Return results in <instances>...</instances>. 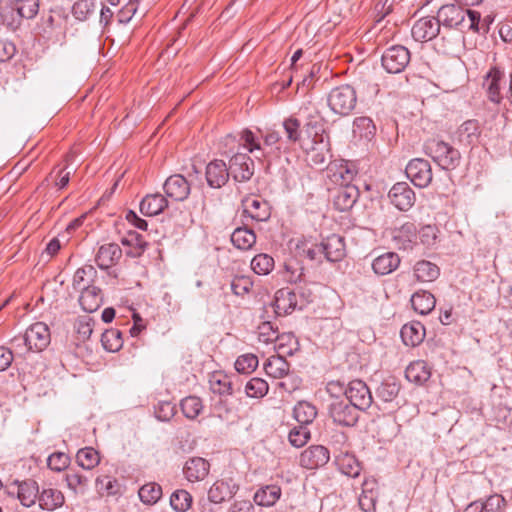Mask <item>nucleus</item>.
Masks as SVG:
<instances>
[{
  "label": "nucleus",
  "instance_id": "1",
  "mask_svg": "<svg viewBox=\"0 0 512 512\" xmlns=\"http://www.w3.org/2000/svg\"><path fill=\"white\" fill-rule=\"evenodd\" d=\"M238 143V149L234 152V149H230V153H233L229 160V171L235 181L245 182L251 179L254 174V162L248 156L247 153L241 152L243 148L249 153L258 152L256 158L264 156V151L260 145L259 140L256 138L254 133L248 129L243 130L239 137L233 135H227L225 137V145Z\"/></svg>",
  "mask_w": 512,
  "mask_h": 512
},
{
  "label": "nucleus",
  "instance_id": "2",
  "mask_svg": "<svg viewBox=\"0 0 512 512\" xmlns=\"http://www.w3.org/2000/svg\"><path fill=\"white\" fill-rule=\"evenodd\" d=\"M462 5H443L437 13L441 27L456 28L462 32L479 30L480 13L471 9H464Z\"/></svg>",
  "mask_w": 512,
  "mask_h": 512
},
{
  "label": "nucleus",
  "instance_id": "3",
  "mask_svg": "<svg viewBox=\"0 0 512 512\" xmlns=\"http://www.w3.org/2000/svg\"><path fill=\"white\" fill-rule=\"evenodd\" d=\"M424 152L444 170L455 169L460 163V152L448 143L431 139L424 144Z\"/></svg>",
  "mask_w": 512,
  "mask_h": 512
},
{
  "label": "nucleus",
  "instance_id": "4",
  "mask_svg": "<svg viewBox=\"0 0 512 512\" xmlns=\"http://www.w3.org/2000/svg\"><path fill=\"white\" fill-rule=\"evenodd\" d=\"M358 411L349 399L343 396H331L328 415L334 424L342 427L355 426L359 418Z\"/></svg>",
  "mask_w": 512,
  "mask_h": 512
},
{
  "label": "nucleus",
  "instance_id": "5",
  "mask_svg": "<svg viewBox=\"0 0 512 512\" xmlns=\"http://www.w3.org/2000/svg\"><path fill=\"white\" fill-rule=\"evenodd\" d=\"M357 103L356 91L350 85H341L333 88L328 95L330 109L341 116L349 115Z\"/></svg>",
  "mask_w": 512,
  "mask_h": 512
},
{
  "label": "nucleus",
  "instance_id": "6",
  "mask_svg": "<svg viewBox=\"0 0 512 512\" xmlns=\"http://www.w3.org/2000/svg\"><path fill=\"white\" fill-rule=\"evenodd\" d=\"M264 370L269 377L275 379H282L284 377H288V380L281 381L277 384L280 389H283L286 392L291 393L297 387L299 382L296 378L291 379L289 376L290 364L287 360L280 355H274L268 358V360L264 364Z\"/></svg>",
  "mask_w": 512,
  "mask_h": 512
},
{
  "label": "nucleus",
  "instance_id": "7",
  "mask_svg": "<svg viewBox=\"0 0 512 512\" xmlns=\"http://www.w3.org/2000/svg\"><path fill=\"white\" fill-rule=\"evenodd\" d=\"M17 341L23 343L27 352H41L50 344V330L45 323L36 322L26 330L24 335L18 336Z\"/></svg>",
  "mask_w": 512,
  "mask_h": 512
},
{
  "label": "nucleus",
  "instance_id": "8",
  "mask_svg": "<svg viewBox=\"0 0 512 512\" xmlns=\"http://www.w3.org/2000/svg\"><path fill=\"white\" fill-rule=\"evenodd\" d=\"M411 59L410 51L402 45L387 48L381 57V63L386 72L398 74L405 70Z\"/></svg>",
  "mask_w": 512,
  "mask_h": 512
},
{
  "label": "nucleus",
  "instance_id": "9",
  "mask_svg": "<svg viewBox=\"0 0 512 512\" xmlns=\"http://www.w3.org/2000/svg\"><path fill=\"white\" fill-rule=\"evenodd\" d=\"M405 172L411 182L419 188L429 186L433 179L432 167L429 161L422 158L410 160Z\"/></svg>",
  "mask_w": 512,
  "mask_h": 512
},
{
  "label": "nucleus",
  "instance_id": "10",
  "mask_svg": "<svg viewBox=\"0 0 512 512\" xmlns=\"http://www.w3.org/2000/svg\"><path fill=\"white\" fill-rule=\"evenodd\" d=\"M343 397L349 399L357 410L368 409L373 401L371 391L366 383L358 379L348 384Z\"/></svg>",
  "mask_w": 512,
  "mask_h": 512
},
{
  "label": "nucleus",
  "instance_id": "11",
  "mask_svg": "<svg viewBox=\"0 0 512 512\" xmlns=\"http://www.w3.org/2000/svg\"><path fill=\"white\" fill-rule=\"evenodd\" d=\"M391 203L400 211H408L416 200L415 192L406 182H398L388 193Z\"/></svg>",
  "mask_w": 512,
  "mask_h": 512
},
{
  "label": "nucleus",
  "instance_id": "12",
  "mask_svg": "<svg viewBox=\"0 0 512 512\" xmlns=\"http://www.w3.org/2000/svg\"><path fill=\"white\" fill-rule=\"evenodd\" d=\"M441 25L438 17H423L417 20L412 29V37L419 42H427L439 35Z\"/></svg>",
  "mask_w": 512,
  "mask_h": 512
},
{
  "label": "nucleus",
  "instance_id": "13",
  "mask_svg": "<svg viewBox=\"0 0 512 512\" xmlns=\"http://www.w3.org/2000/svg\"><path fill=\"white\" fill-rule=\"evenodd\" d=\"M330 460L329 450L322 445H312L300 455V464L306 469L323 467Z\"/></svg>",
  "mask_w": 512,
  "mask_h": 512
},
{
  "label": "nucleus",
  "instance_id": "14",
  "mask_svg": "<svg viewBox=\"0 0 512 512\" xmlns=\"http://www.w3.org/2000/svg\"><path fill=\"white\" fill-rule=\"evenodd\" d=\"M243 214L255 221H266L270 218L269 203L259 196H247L242 201Z\"/></svg>",
  "mask_w": 512,
  "mask_h": 512
},
{
  "label": "nucleus",
  "instance_id": "15",
  "mask_svg": "<svg viewBox=\"0 0 512 512\" xmlns=\"http://www.w3.org/2000/svg\"><path fill=\"white\" fill-rule=\"evenodd\" d=\"M239 486L232 479L217 480L208 490V500L220 504L230 500L238 491Z\"/></svg>",
  "mask_w": 512,
  "mask_h": 512
},
{
  "label": "nucleus",
  "instance_id": "16",
  "mask_svg": "<svg viewBox=\"0 0 512 512\" xmlns=\"http://www.w3.org/2000/svg\"><path fill=\"white\" fill-rule=\"evenodd\" d=\"M163 189L167 197L175 201H184L190 194V184L180 174H175L166 179Z\"/></svg>",
  "mask_w": 512,
  "mask_h": 512
},
{
  "label": "nucleus",
  "instance_id": "17",
  "mask_svg": "<svg viewBox=\"0 0 512 512\" xmlns=\"http://www.w3.org/2000/svg\"><path fill=\"white\" fill-rule=\"evenodd\" d=\"M206 180L211 188H221L229 180L230 171L223 160H213L206 167Z\"/></svg>",
  "mask_w": 512,
  "mask_h": 512
},
{
  "label": "nucleus",
  "instance_id": "18",
  "mask_svg": "<svg viewBox=\"0 0 512 512\" xmlns=\"http://www.w3.org/2000/svg\"><path fill=\"white\" fill-rule=\"evenodd\" d=\"M486 87L488 98L495 103L502 99L501 89L506 86L505 74L497 67H493L488 72L483 83Z\"/></svg>",
  "mask_w": 512,
  "mask_h": 512
},
{
  "label": "nucleus",
  "instance_id": "19",
  "mask_svg": "<svg viewBox=\"0 0 512 512\" xmlns=\"http://www.w3.org/2000/svg\"><path fill=\"white\" fill-rule=\"evenodd\" d=\"M308 160L312 165L322 166L331 157L330 143L327 135L313 138L312 146L307 150Z\"/></svg>",
  "mask_w": 512,
  "mask_h": 512
},
{
  "label": "nucleus",
  "instance_id": "20",
  "mask_svg": "<svg viewBox=\"0 0 512 512\" xmlns=\"http://www.w3.org/2000/svg\"><path fill=\"white\" fill-rule=\"evenodd\" d=\"M359 198V189L355 185H341L336 189L333 204L339 211L350 210Z\"/></svg>",
  "mask_w": 512,
  "mask_h": 512
},
{
  "label": "nucleus",
  "instance_id": "21",
  "mask_svg": "<svg viewBox=\"0 0 512 512\" xmlns=\"http://www.w3.org/2000/svg\"><path fill=\"white\" fill-rule=\"evenodd\" d=\"M122 256V250L116 243H107L99 247L95 262L100 269H108L115 265Z\"/></svg>",
  "mask_w": 512,
  "mask_h": 512
},
{
  "label": "nucleus",
  "instance_id": "22",
  "mask_svg": "<svg viewBox=\"0 0 512 512\" xmlns=\"http://www.w3.org/2000/svg\"><path fill=\"white\" fill-rule=\"evenodd\" d=\"M323 256L330 262L340 261L345 256V244L342 237L336 234L328 236L321 242Z\"/></svg>",
  "mask_w": 512,
  "mask_h": 512
},
{
  "label": "nucleus",
  "instance_id": "23",
  "mask_svg": "<svg viewBox=\"0 0 512 512\" xmlns=\"http://www.w3.org/2000/svg\"><path fill=\"white\" fill-rule=\"evenodd\" d=\"M210 464L201 457H193L186 461L183 472L190 482L202 481L208 475Z\"/></svg>",
  "mask_w": 512,
  "mask_h": 512
},
{
  "label": "nucleus",
  "instance_id": "24",
  "mask_svg": "<svg viewBox=\"0 0 512 512\" xmlns=\"http://www.w3.org/2000/svg\"><path fill=\"white\" fill-rule=\"evenodd\" d=\"M297 306L296 293L290 288L279 289L275 293L274 309L277 315H287Z\"/></svg>",
  "mask_w": 512,
  "mask_h": 512
},
{
  "label": "nucleus",
  "instance_id": "25",
  "mask_svg": "<svg viewBox=\"0 0 512 512\" xmlns=\"http://www.w3.org/2000/svg\"><path fill=\"white\" fill-rule=\"evenodd\" d=\"M417 237V228L414 223L406 222L392 232V239L399 249H409Z\"/></svg>",
  "mask_w": 512,
  "mask_h": 512
},
{
  "label": "nucleus",
  "instance_id": "26",
  "mask_svg": "<svg viewBox=\"0 0 512 512\" xmlns=\"http://www.w3.org/2000/svg\"><path fill=\"white\" fill-rule=\"evenodd\" d=\"M328 170L330 173L329 177L334 183L338 184L339 187H341V185H352L351 182L356 175L353 165L348 162L331 164Z\"/></svg>",
  "mask_w": 512,
  "mask_h": 512
},
{
  "label": "nucleus",
  "instance_id": "27",
  "mask_svg": "<svg viewBox=\"0 0 512 512\" xmlns=\"http://www.w3.org/2000/svg\"><path fill=\"white\" fill-rule=\"evenodd\" d=\"M400 264V257L395 252H386L376 257L372 262L373 271L380 276L395 271Z\"/></svg>",
  "mask_w": 512,
  "mask_h": 512
},
{
  "label": "nucleus",
  "instance_id": "28",
  "mask_svg": "<svg viewBox=\"0 0 512 512\" xmlns=\"http://www.w3.org/2000/svg\"><path fill=\"white\" fill-rule=\"evenodd\" d=\"M168 206L167 199L160 193L146 195L140 202V212L145 216H155Z\"/></svg>",
  "mask_w": 512,
  "mask_h": 512
},
{
  "label": "nucleus",
  "instance_id": "29",
  "mask_svg": "<svg viewBox=\"0 0 512 512\" xmlns=\"http://www.w3.org/2000/svg\"><path fill=\"white\" fill-rule=\"evenodd\" d=\"M0 18L2 23L11 31L18 30L23 21L20 14L15 9L12 0L0 1Z\"/></svg>",
  "mask_w": 512,
  "mask_h": 512
},
{
  "label": "nucleus",
  "instance_id": "30",
  "mask_svg": "<svg viewBox=\"0 0 512 512\" xmlns=\"http://www.w3.org/2000/svg\"><path fill=\"white\" fill-rule=\"evenodd\" d=\"M103 302L101 289L96 286H87L81 291L79 304L82 309L88 313L95 312Z\"/></svg>",
  "mask_w": 512,
  "mask_h": 512
},
{
  "label": "nucleus",
  "instance_id": "31",
  "mask_svg": "<svg viewBox=\"0 0 512 512\" xmlns=\"http://www.w3.org/2000/svg\"><path fill=\"white\" fill-rule=\"evenodd\" d=\"M39 486L32 479L25 480L18 484L17 497L25 507H31L39 497Z\"/></svg>",
  "mask_w": 512,
  "mask_h": 512
},
{
  "label": "nucleus",
  "instance_id": "32",
  "mask_svg": "<svg viewBox=\"0 0 512 512\" xmlns=\"http://www.w3.org/2000/svg\"><path fill=\"white\" fill-rule=\"evenodd\" d=\"M65 498L61 491L54 488L43 489L39 493L38 502L43 510L54 511L64 504Z\"/></svg>",
  "mask_w": 512,
  "mask_h": 512
},
{
  "label": "nucleus",
  "instance_id": "33",
  "mask_svg": "<svg viewBox=\"0 0 512 512\" xmlns=\"http://www.w3.org/2000/svg\"><path fill=\"white\" fill-rule=\"evenodd\" d=\"M335 463L343 474L352 478L358 477L362 470L361 464L357 458L348 452L337 455L335 457Z\"/></svg>",
  "mask_w": 512,
  "mask_h": 512
},
{
  "label": "nucleus",
  "instance_id": "34",
  "mask_svg": "<svg viewBox=\"0 0 512 512\" xmlns=\"http://www.w3.org/2000/svg\"><path fill=\"white\" fill-rule=\"evenodd\" d=\"M413 309L421 315L429 314L435 307L436 299L428 291H417L411 297Z\"/></svg>",
  "mask_w": 512,
  "mask_h": 512
},
{
  "label": "nucleus",
  "instance_id": "35",
  "mask_svg": "<svg viewBox=\"0 0 512 512\" xmlns=\"http://www.w3.org/2000/svg\"><path fill=\"white\" fill-rule=\"evenodd\" d=\"M431 376L430 368L424 361H415L408 365L405 370V377L408 381L423 384Z\"/></svg>",
  "mask_w": 512,
  "mask_h": 512
},
{
  "label": "nucleus",
  "instance_id": "36",
  "mask_svg": "<svg viewBox=\"0 0 512 512\" xmlns=\"http://www.w3.org/2000/svg\"><path fill=\"white\" fill-rule=\"evenodd\" d=\"M281 496V488L277 485L261 487L254 494V502L263 507L273 506Z\"/></svg>",
  "mask_w": 512,
  "mask_h": 512
},
{
  "label": "nucleus",
  "instance_id": "37",
  "mask_svg": "<svg viewBox=\"0 0 512 512\" xmlns=\"http://www.w3.org/2000/svg\"><path fill=\"white\" fill-rule=\"evenodd\" d=\"M231 242L240 250H249L256 242L254 231L246 226L236 228L231 234Z\"/></svg>",
  "mask_w": 512,
  "mask_h": 512
},
{
  "label": "nucleus",
  "instance_id": "38",
  "mask_svg": "<svg viewBox=\"0 0 512 512\" xmlns=\"http://www.w3.org/2000/svg\"><path fill=\"white\" fill-rule=\"evenodd\" d=\"M414 275L418 281L432 282L439 277L440 269L430 261L421 260L414 266Z\"/></svg>",
  "mask_w": 512,
  "mask_h": 512
},
{
  "label": "nucleus",
  "instance_id": "39",
  "mask_svg": "<svg viewBox=\"0 0 512 512\" xmlns=\"http://www.w3.org/2000/svg\"><path fill=\"white\" fill-rule=\"evenodd\" d=\"M400 335L406 346L414 347L423 341L425 332L419 323H413L404 325Z\"/></svg>",
  "mask_w": 512,
  "mask_h": 512
},
{
  "label": "nucleus",
  "instance_id": "40",
  "mask_svg": "<svg viewBox=\"0 0 512 512\" xmlns=\"http://www.w3.org/2000/svg\"><path fill=\"white\" fill-rule=\"evenodd\" d=\"M305 114V127L307 130L314 132V138H320V135H324V123L319 111L316 108L305 107L302 110Z\"/></svg>",
  "mask_w": 512,
  "mask_h": 512
},
{
  "label": "nucleus",
  "instance_id": "41",
  "mask_svg": "<svg viewBox=\"0 0 512 512\" xmlns=\"http://www.w3.org/2000/svg\"><path fill=\"white\" fill-rule=\"evenodd\" d=\"M353 133L366 141L372 140L376 133V126L369 117H358L353 123Z\"/></svg>",
  "mask_w": 512,
  "mask_h": 512
},
{
  "label": "nucleus",
  "instance_id": "42",
  "mask_svg": "<svg viewBox=\"0 0 512 512\" xmlns=\"http://www.w3.org/2000/svg\"><path fill=\"white\" fill-rule=\"evenodd\" d=\"M96 273L97 271L92 265H85L77 269L73 276V288L82 291L87 286H91L90 282L93 281Z\"/></svg>",
  "mask_w": 512,
  "mask_h": 512
},
{
  "label": "nucleus",
  "instance_id": "43",
  "mask_svg": "<svg viewBox=\"0 0 512 512\" xmlns=\"http://www.w3.org/2000/svg\"><path fill=\"white\" fill-rule=\"evenodd\" d=\"M317 415V410L312 404L301 401L294 407V417L299 425L307 426L312 423Z\"/></svg>",
  "mask_w": 512,
  "mask_h": 512
},
{
  "label": "nucleus",
  "instance_id": "44",
  "mask_svg": "<svg viewBox=\"0 0 512 512\" xmlns=\"http://www.w3.org/2000/svg\"><path fill=\"white\" fill-rule=\"evenodd\" d=\"M76 461L83 469L91 470L99 464L100 456L94 448L85 447L77 452Z\"/></svg>",
  "mask_w": 512,
  "mask_h": 512
},
{
  "label": "nucleus",
  "instance_id": "45",
  "mask_svg": "<svg viewBox=\"0 0 512 512\" xmlns=\"http://www.w3.org/2000/svg\"><path fill=\"white\" fill-rule=\"evenodd\" d=\"M170 505L177 512H185L192 505V496L188 491L178 489L172 493Z\"/></svg>",
  "mask_w": 512,
  "mask_h": 512
},
{
  "label": "nucleus",
  "instance_id": "46",
  "mask_svg": "<svg viewBox=\"0 0 512 512\" xmlns=\"http://www.w3.org/2000/svg\"><path fill=\"white\" fill-rule=\"evenodd\" d=\"M12 2L22 19L30 20L37 16L39 0H12Z\"/></svg>",
  "mask_w": 512,
  "mask_h": 512
},
{
  "label": "nucleus",
  "instance_id": "47",
  "mask_svg": "<svg viewBox=\"0 0 512 512\" xmlns=\"http://www.w3.org/2000/svg\"><path fill=\"white\" fill-rule=\"evenodd\" d=\"M139 498L145 504H155L162 496V488L157 483H147L139 489Z\"/></svg>",
  "mask_w": 512,
  "mask_h": 512
},
{
  "label": "nucleus",
  "instance_id": "48",
  "mask_svg": "<svg viewBox=\"0 0 512 512\" xmlns=\"http://www.w3.org/2000/svg\"><path fill=\"white\" fill-rule=\"evenodd\" d=\"M101 342L105 350L118 351L122 346L121 332L117 329H108L101 334Z\"/></svg>",
  "mask_w": 512,
  "mask_h": 512
},
{
  "label": "nucleus",
  "instance_id": "49",
  "mask_svg": "<svg viewBox=\"0 0 512 512\" xmlns=\"http://www.w3.org/2000/svg\"><path fill=\"white\" fill-rule=\"evenodd\" d=\"M399 391L400 385L394 379H389L381 383L376 394L384 402H391L397 397Z\"/></svg>",
  "mask_w": 512,
  "mask_h": 512
},
{
  "label": "nucleus",
  "instance_id": "50",
  "mask_svg": "<svg viewBox=\"0 0 512 512\" xmlns=\"http://www.w3.org/2000/svg\"><path fill=\"white\" fill-rule=\"evenodd\" d=\"M321 243L303 242L297 245L298 254L307 257L311 261L322 262L324 259Z\"/></svg>",
  "mask_w": 512,
  "mask_h": 512
},
{
  "label": "nucleus",
  "instance_id": "51",
  "mask_svg": "<svg viewBox=\"0 0 512 512\" xmlns=\"http://www.w3.org/2000/svg\"><path fill=\"white\" fill-rule=\"evenodd\" d=\"M274 259L267 254H258L251 261L252 270L259 275H266L272 271Z\"/></svg>",
  "mask_w": 512,
  "mask_h": 512
},
{
  "label": "nucleus",
  "instance_id": "52",
  "mask_svg": "<svg viewBox=\"0 0 512 512\" xmlns=\"http://www.w3.org/2000/svg\"><path fill=\"white\" fill-rule=\"evenodd\" d=\"M203 406L199 397L188 396L181 401V409L185 417L195 419L201 412Z\"/></svg>",
  "mask_w": 512,
  "mask_h": 512
},
{
  "label": "nucleus",
  "instance_id": "53",
  "mask_svg": "<svg viewBox=\"0 0 512 512\" xmlns=\"http://www.w3.org/2000/svg\"><path fill=\"white\" fill-rule=\"evenodd\" d=\"M268 389V383L264 379L257 377L250 379L245 386L247 396L252 398H261L265 396Z\"/></svg>",
  "mask_w": 512,
  "mask_h": 512
},
{
  "label": "nucleus",
  "instance_id": "54",
  "mask_svg": "<svg viewBox=\"0 0 512 512\" xmlns=\"http://www.w3.org/2000/svg\"><path fill=\"white\" fill-rule=\"evenodd\" d=\"M258 366V358L254 354L240 355L235 361V369L239 373L249 374L252 373Z\"/></svg>",
  "mask_w": 512,
  "mask_h": 512
},
{
  "label": "nucleus",
  "instance_id": "55",
  "mask_svg": "<svg viewBox=\"0 0 512 512\" xmlns=\"http://www.w3.org/2000/svg\"><path fill=\"white\" fill-rule=\"evenodd\" d=\"M95 10V0H78L72 7L74 17L80 21L88 19Z\"/></svg>",
  "mask_w": 512,
  "mask_h": 512
},
{
  "label": "nucleus",
  "instance_id": "56",
  "mask_svg": "<svg viewBox=\"0 0 512 512\" xmlns=\"http://www.w3.org/2000/svg\"><path fill=\"white\" fill-rule=\"evenodd\" d=\"M65 479L68 487L75 493H84L88 486V478L79 472L70 471L66 473Z\"/></svg>",
  "mask_w": 512,
  "mask_h": 512
},
{
  "label": "nucleus",
  "instance_id": "57",
  "mask_svg": "<svg viewBox=\"0 0 512 512\" xmlns=\"http://www.w3.org/2000/svg\"><path fill=\"white\" fill-rule=\"evenodd\" d=\"M369 484L368 481H364L363 490L358 500V505L364 512L373 511L375 507L376 495L372 488H368Z\"/></svg>",
  "mask_w": 512,
  "mask_h": 512
},
{
  "label": "nucleus",
  "instance_id": "58",
  "mask_svg": "<svg viewBox=\"0 0 512 512\" xmlns=\"http://www.w3.org/2000/svg\"><path fill=\"white\" fill-rule=\"evenodd\" d=\"M309 439L310 430L304 425L294 427L289 433V441L296 448L303 447Z\"/></svg>",
  "mask_w": 512,
  "mask_h": 512
},
{
  "label": "nucleus",
  "instance_id": "59",
  "mask_svg": "<svg viewBox=\"0 0 512 512\" xmlns=\"http://www.w3.org/2000/svg\"><path fill=\"white\" fill-rule=\"evenodd\" d=\"M478 123L475 120L465 121L458 128V138L460 142L471 143L473 138L477 136L478 133Z\"/></svg>",
  "mask_w": 512,
  "mask_h": 512
},
{
  "label": "nucleus",
  "instance_id": "60",
  "mask_svg": "<svg viewBox=\"0 0 512 512\" xmlns=\"http://www.w3.org/2000/svg\"><path fill=\"white\" fill-rule=\"evenodd\" d=\"M283 128L286 134V141L296 143L301 136L300 121L297 118H287L283 121Z\"/></svg>",
  "mask_w": 512,
  "mask_h": 512
},
{
  "label": "nucleus",
  "instance_id": "61",
  "mask_svg": "<svg viewBox=\"0 0 512 512\" xmlns=\"http://www.w3.org/2000/svg\"><path fill=\"white\" fill-rule=\"evenodd\" d=\"M211 389L214 393H218L220 395H232L233 394V384L227 376H221L216 378L215 376L210 381Z\"/></svg>",
  "mask_w": 512,
  "mask_h": 512
},
{
  "label": "nucleus",
  "instance_id": "62",
  "mask_svg": "<svg viewBox=\"0 0 512 512\" xmlns=\"http://www.w3.org/2000/svg\"><path fill=\"white\" fill-rule=\"evenodd\" d=\"M70 458L63 452H55L51 454L47 459L48 467L53 470L60 472L68 467Z\"/></svg>",
  "mask_w": 512,
  "mask_h": 512
},
{
  "label": "nucleus",
  "instance_id": "63",
  "mask_svg": "<svg viewBox=\"0 0 512 512\" xmlns=\"http://www.w3.org/2000/svg\"><path fill=\"white\" fill-rule=\"evenodd\" d=\"M121 243L124 246H131L137 249V254L140 255L146 248L147 243L143 236L137 232L130 231L127 236L121 239Z\"/></svg>",
  "mask_w": 512,
  "mask_h": 512
},
{
  "label": "nucleus",
  "instance_id": "64",
  "mask_svg": "<svg viewBox=\"0 0 512 512\" xmlns=\"http://www.w3.org/2000/svg\"><path fill=\"white\" fill-rule=\"evenodd\" d=\"M175 414V406L171 402H160L155 408V415L161 421H169Z\"/></svg>",
  "mask_w": 512,
  "mask_h": 512
}]
</instances>
